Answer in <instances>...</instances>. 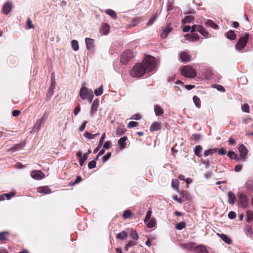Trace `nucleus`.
<instances>
[{"mask_svg": "<svg viewBox=\"0 0 253 253\" xmlns=\"http://www.w3.org/2000/svg\"><path fill=\"white\" fill-rule=\"evenodd\" d=\"M140 64H142L146 72H149L156 70L157 62L155 58L148 55L145 57L142 63Z\"/></svg>", "mask_w": 253, "mask_h": 253, "instance_id": "nucleus-1", "label": "nucleus"}, {"mask_svg": "<svg viewBox=\"0 0 253 253\" xmlns=\"http://www.w3.org/2000/svg\"><path fill=\"white\" fill-rule=\"evenodd\" d=\"M145 72H146L142 64H137L133 66L130 73L133 77L140 78L143 76Z\"/></svg>", "mask_w": 253, "mask_h": 253, "instance_id": "nucleus-2", "label": "nucleus"}, {"mask_svg": "<svg viewBox=\"0 0 253 253\" xmlns=\"http://www.w3.org/2000/svg\"><path fill=\"white\" fill-rule=\"evenodd\" d=\"M80 96L83 100L89 99V101H91L93 98V94L91 91L89 92L86 87L83 85L80 89Z\"/></svg>", "mask_w": 253, "mask_h": 253, "instance_id": "nucleus-3", "label": "nucleus"}, {"mask_svg": "<svg viewBox=\"0 0 253 253\" xmlns=\"http://www.w3.org/2000/svg\"><path fill=\"white\" fill-rule=\"evenodd\" d=\"M181 74L188 78H194L196 76L195 70L191 66L187 65L183 67L181 71Z\"/></svg>", "mask_w": 253, "mask_h": 253, "instance_id": "nucleus-4", "label": "nucleus"}, {"mask_svg": "<svg viewBox=\"0 0 253 253\" xmlns=\"http://www.w3.org/2000/svg\"><path fill=\"white\" fill-rule=\"evenodd\" d=\"M239 199V206L243 208H246L249 205V199L247 196L242 192H239L237 194Z\"/></svg>", "mask_w": 253, "mask_h": 253, "instance_id": "nucleus-5", "label": "nucleus"}, {"mask_svg": "<svg viewBox=\"0 0 253 253\" xmlns=\"http://www.w3.org/2000/svg\"><path fill=\"white\" fill-rule=\"evenodd\" d=\"M134 56V54L130 50H126L121 56V61L123 64H126Z\"/></svg>", "mask_w": 253, "mask_h": 253, "instance_id": "nucleus-6", "label": "nucleus"}, {"mask_svg": "<svg viewBox=\"0 0 253 253\" xmlns=\"http://www.w3.org/2000/svg\"><path fill=\"white\" fill-rule=\"evenodd\" d=\"M249 38V34L246 33L244 37H241L238 43L236 45V49L241 50L246 45Z\"/></svg>", "mask_w": 253, "mask_h": 253, "instance_id": "nucleus-7", "label": "nucleus"}, {"mask_svg": "<svg viewBox=\"0 0 253 253\" xmlns=\"http://www.w3.org/2000/svg\"><path fill=\"white\" fill-rule=\"evenodd\" d=\"M46 116L45 115H43L42 118L36 121V123L33 126V130L34 131H38L40 129L42 125L43 124L44 121L45 120Z\"/></svg>", "mask_w": 253, "mask_h": 253, "instance_id": "nucleus-8", "label": "nucleus"}, {"mask_svg": "<svg viewBox=\"0 0 253 253\" xmlns=\"http://www.w3.org/2000/svg\"><path fill=\"white\" fill-rule=\"evenodd\" d=\"M238 150L241 157L240 159L245 160L248 152L246 147L242 144L240 145Z\"/></svg>", "mask_w": 253, "mask_h": 253, "instance_id": "nucleus-9", "label": "nucleus"}, {"mask_svg": "<svg viewBox=\"0 0 253 253\" xmlns=\"http://www.w3.org/2000/svg\"><path fill=\"white\" fill-rule=\"evenodd\" d=\"M172 30V28L170 26V24H169L166 27L164 28L163 32L161 34L162 39H166L169 34Z\"/></svg>", "mask_w": 253, "mask_h": 253, "instance_id": "nucleus-10", "label": "nucleus"}, {"mask_svg": "<svg viewBox=\"0 0 253 253\" xmlns=\"http://www.w3.org/2000/svg\"><path fill=\"white\" fill-rule=\"evenodd\" d=\"M86 48L88 50H93L94 48V40L86 38L85 39Z\"/></svg>", "mask_w": 253, "mask_h": 253, "instance_id": "nucleus-11", "label": "nucleus"}, {"mask_svg": "<svg viewBox=\"0 0 253 253\" xmlns=\"http://www.w3.org/2000/svg\"><path fill=\"white\" fill-rule=\"evenodd\" d=\"M31 176L36 179H41L44 176V174L40 170H35L32 171Z\"/></svg>", "mask_w": 253, "mask_h": 253, "instance_id": "nucleus-12", "label": "nucleus"}, {"mask_svg": "<svg viewBox=\"0 0 253 253\" xmlns=\"http://www.w3.org/2000/svg\"><path fill=\"white\" fill-rule=\"evenodd\" d=\"M12 5L9 1L6 2L3 6V12L5 15L8 14L12 10Z\"/></svg>", "mask_w": 253, "mask_h": 253, "instance_id": "nucleus-13", "label": "nucleus"}, {"mask_svg": "<svg viewBox=\"0 0 253 253\" xmlns=\"http://www.w3.org/2000/svg\"><path fill=\"white\" fill-rule=\"evenodd\" d=\"M99 106V101L97 99L94 100L92 102L90 109V115L92 116L95 113Z\"/></svg>", "mask_w": 253, "mask_h": 253, "instance_id": "nucleus-14", "label": "nucleus"}, {"mask_svg": "<svg viewBox=\"0 0 253 253\" xmlns=\"http://www.w3.org/2000/svg\"><path fill=\"white\" fill-rule=\"evenodd\" d=\"M161 128V125L160 122H155L152 123L150 127V130L152 132L157 131Z\"/></svg>", "mask_w": 253, "mask_h": 253, "instance_id": "nucleus-15", "label": "nucleus"}, {"mask_svg": "<svg viewBox=\"0 0 253 253\" xmlns=\"http://www.w3.org/2000/svg\"><path fill=\"white\" fill-rule=\"evenodd\" d=\"M155 114L157 116H160L162 115L164 113L163 109L159 105H155L154 107Z\"/></svg>", "mask_w": 253, "mask_h": 253, "instance_id": "nucleus-16", "label": "nucleus"}, {"mask_svg": "<svg viewBox=\"0 0 253 253\" xmlns=\"http://www.w3.org/2000/svg\"><path fill=\"white\" fill-rule=\"evenodd\" d=\"M186 40L190 42H193L194 41H198L199 39V36L197 34L192 33L191 34H187L186 35Z\"/></svg>", "mask_w": 253, "mask_h": 253, "instance_id": "nucleus-17", "label": "nucleus"}, {"mask_svg": "<svg viewBox=\"0 0 253 253\" xmlns=\"http://www.w3.org/2000/svg\"><path fill=\"white\" fill-rule=\"evenodd\" d=\"M228 202L229 204L233 205L236 201V196L234 193L231 191L228 192Z\"/></svg>", "mask_w": 253, "mask_h": 253, "instance_id": "nucleus-18", "label": "nucleus"}, {"mask_svg": "<svg viewBox=\"0 0 253 253\" xmlns=\"http://www.w3.org/2000/svg\"><path fill=\"white\" fill-rule=\"evenodd\" d=\"M38 192L39 193L48 194L51 193V190L48 186H43L38 188Z\"/></svg>", "mask_w": 253, "mask_h": 253, "instance_id": "nucleus-19", "label": "nucleus"}, {"mask_svg": "<svg viewBox=\"0 0 253 253\" xmlns=\"http://www.w3.org/2000/svg\"><path fill=\"white\" fill-rule=\"evenodd\" d=\"M127 137L126 136H124L121 137L118 141V145H119L120 148L121 149H124L126 148V141L127 140Z\"/></svg>", "mask_w": 253, "mask_h": 253, "instance_id": "nucleus-20", "label": "nucleus"}, {"mask_svg": "<svg viewBox=\"0 0 253 253\" xmlns=\"http://www.w3.org/2000/svg\"><path fill=\"white\" fill-rule=\"evenodd\" d=\"M195 251L196 253H209L206 247L203 245H199L195 247Z\"/></svg>", "mask_w": 253, "mask_h": 253, "instance_id": "nucleus-21", "label": "nucleus"}, {"mask_svg": "<svg viewBox=\"0 0 253 253\" xmlns=\"http://www.w3.org/2000/svg\"><path fill=\"white\" fill-rule=\"evenodd\" d=\"M180 59L182 61L184 62H188L190 61V58L189 55L186 52H182L180 54Z\"/></svg>", "mask_w": 253, "mask_h": 253, "instance_id": "nucleus-22", "label": "nucleus"}, {"mask_svg": "<svg viewBox=\"0 0 253 253\" xmlns=\"http://www.w3.org/2000/svg\"><path fill=\"white\" fill-rule=\"evenodd\" d=\"M198 32H199L205 38H208L209 33L204 29L202 26H198Z\"/></svg>", "mask_w": 253, "mask_h": 253, "instance_id": "nucleus-23", "label": "nucleus"}, {"mask_svg": "<svg viewBox=\"0 0 253 253\" xmlns=\"http://www.w3.org/2000/svg\"><path fill=\"white\" fill-rule=\"evenodd\" d=\"M194 246L195 244L193 243H181L179 244V246L181 248L186 249L187 250H190L193 249Z\"/></svg>", "mask_w": 253, "mask_h": 253, "instance_id": "nucleus-24", "label": "nucleus"}, {"mask_svg": "<svg viewBox=\"0 0 253 253\" xmlns=\"http://www.w3.org/2000/svg\"><path fill=\"white\" fill-rule=\"evenodd\" d=\"M25 146V143L22 142L19 144H15L13 147H12L10 150L12 152H14L16 151L19 150L23 148Z\"/></svg>", "mask_w": 253, "mask_h": 253, "instance_id": "nucleus-25", "label": "nucleus"}, {"mask_svg": "<svg viewBox=\"0 0 253 253\" xmlns=\"http://www.w3.org/2000/svg\"><path fill=\"white\" fill-rule=\"evenodd\" d=\"M109 29V26L106 23L103 24L102 25L101 28L100 29V32L103 35H106L108 33Z\"/></svg>", "mask_w": 253, "mask_h": 253, "instance_id": "nucleus-26", "label": "nucleus"}, {"mask_svg": "<svg viewBox=\"0 0 253 253\" xmlns=\"http://www.w3.org/2000/svg\"><path fill=\"white\" fill-rule=\"evenodd\" d=\"M203 148L201 145H197L194 149L195 155L199 158H201L202 155L201 152L202 151Z\"/></svg>", "mask_w": 253, "mask_h": 253, "instance_id": "nucleus-27", "label": "nucleus"}, {"mask_svg": "<svg viewBox=\"0 0 253 253\" xmlns=\"http://www.w3.org/2000/svg\"><path fill=\"white\" fill-rule=\"evenodd\" d=\"M217 235L225 243L229 244L231 243V240L225 234H217Z\"/></svg>", "mask_w": 253, "mask_h": 253, "instance_id": "nucleus-28", "label": "nucleus"}, {"mask_svg": "<svg viewBox=\"0 0 253 253\" xmlns=\"http://www.w3.org/2000/svg\"><path fill=\"white\" fill-rule=\"evenodd\" d=\"M105 12L106 14L110 15L113 19H116L117 18V16L116 13L114 10L110 9H108L105 10Z\"/></svg>", "mask_w": 253, "mask_h": 253, "instance_id": "nucleus-29", "label": "nucleus"}, {"mask_svg": "<svg viewBox=\"0 0 253 253\" xmlns=\"http://www.w3.org/2000/svg\"><path fill=\"white\" fill-rule=\"evenodd\" d=\"M194 19V17L191 15L186 16L182 20L183 24L191 23Z\"/></svg>", "mask_w": 253, "mask_h": 253, "instance_id": "nucleus-30", "label": "nucleus"}, {"mask_svg": "<svg viewBox=\"0 0 253 253\" xmlns=\"http://www.w3.org/2000/svg\"><path fill=\"white\" fill-rule=\"evenodd\" d=\"M147 224L148 228H151L154 227L156 224V221L155 218H153L148 220L147 223H145Z\"/></svg>", "mask_w": 253, "mask_h": 253, "instance_id": "nucleus-31", "label": "nucleus"}, {"mask_svg": "<svg viewBox=\"0 0 253 253\" xmlns=\"http://www.w3.org/2000/svg\"><path fill=\"white\" fill-rule=\"evenodd\" d=\"M226 37L231 40H233L236 38V34L232 30H230L227 33H226Z\"/></svg>", "mask_w": 253, "mask_h": 253, "instance_id": "nucleus-32", "label": "nucleus"}, {"mask_svg": "<svg viewBox=\"0 0 253 253\" xmlns=\"http://www.w3.org/2000/svg\"><path fill=\"white\" fill-rule=\"evenodd\" d=\"M205 24L207 26L211 27L214 29H217V28H218V25L215 23H214L213 21L211 20H209L207 21L205 23Z\"/></svg>", "mask_w": 253, "mask_h": 253, "instance_id": "nucleus-33", "label": "nucleus"}, {"mask_svg": "<svg viewBox=\"0 0 253 253\" xmlns=\"http://www.w3.org/2000/svg\"><path fill=\"white\" fill-rule=\"evenodd\" d=\"M76 156L79 159H81L84 161H86L88 158V157L86 156V154H82L81 151L78 152L77 153Z\"/></svg>", "mask_w": 253, "mask_h": 253, "instance_id": "nucleus-34", "label": "nucleus"}, {"mask_svg": "<svg viewBox=\"0 0 253 253\" xmlns=\"http://www.w3.org/2000/svg\"><path fill=\"white\" fill-rule=\"evenodd\" d=\"M99 135V133H95V134H91L89 132H85L84 134V136L87 139H92L93 138H94V137L96 136H98Z\"/></svg>", "mask_w": 253, "mask_h": 253, "instance_id": "nucleus-35", "label": "nucleus"}, {"mask_svg": "<svg viewBox=\"0 0 253 253\" xmlns=\"http://www.w3.org/2000/svg\"><path fill=\"white\" fill-rule=\"evenodd\" d=\"M227 156L232 159H235L237 160H239L240 159L238 158L237 155L235 154V153L232 151H229L227 153Z\"/></svg>", "mask_w": 253, "mask_h": 253, "instance_id": "nucleus-36", "label": "nucleus"}, {"mask_svg": "<svg viewBox=\"0 0 253 253\" xmlns=\"http://www.w3.org/2000/svg\"><path fill=\"white\" fill-rule=\"evenodd\" d=\"M71 45H72V48L74 51H76L79 49V43L77 40H72L71 42Z\"/></svg>", "mask_w": 253, "mask_h": 253, "instance_id": "nucleus-37", "label": "nucleus"}, {"mask_svg": "<svg viewBox=\"0 0 253 253\" xmlns=\"http://www.w3.org/2000/svg\"><path fill=\"white\" fill-rule=\"evenodd\" d=\"M127 237V233L125 231L118 233L117 236V238L120 239L121 240L125 239Z\"/></svg>", "mask_w": 253, "mask_h": 253, "instance_id": "nucleus-38", "label": "nucleus"}, {"mask_svg": "<svg viewBox=\"0 0 253 253\" xmlns=\"http://www.w3.org/2000/svg\"><path fill=\"white\" fill-rule=\"evenodd\" d=\"M193 100L196 106L198 108H200L201 107V100L200 98L197 96L194 95L193 97Z\"/></svg>", "mask_w": 253, "mask_h": 253, "instance_id": "nucleus-39", "label": "nucleus"}, {"mask_svg": "<svg viewBox=\"0 0 253 253\" xmlns=\"http://www.w3.org/2000/svg\"><path fill=\"white\" fill-rule=\"evenodd\" d=\"M245 187L248 190L253 192V181H248L245 185Z\"/></svg>", "mask_w": 253, "mask_h": 253, "instance_id": "nucleus-40", "label": "nucleus"}, {"mask_svg": "<svg viewBox=\"0 0 253 253\" xmlns=\"http://www.w3.org/2000/svg\"><path fill=\"white\" fill-rule=\"evenodd\" d=\"M55 84H56V82H55V78L54 77L52 76L51 85L49 88L50 91L52 92V94H53V90L54 89V88L55 87Z\"/></svg>", "mask_w": 253, "mask_h": 253, "instance_id": "nucleus-41", "label": "nucleus"}, {"mask_svg": "<svg viewBox=\"0 0 253 253\" xmlns=\"http://www.w3.org/2000/svg\"><path fill=\"white\" fill-rule=\"evenodd\" d=\"M216 151H217L216 149H210L205 150L204 151V154L205 156L207 157L208 155H209L210 154L211 155L213 153L216 152Z\"/></svg>", "mask_w": 253, "mask_h": 253, "instance_id": "nucleus-42", "label": "nucleus"}, {"mask_svg": "<svg viewBox=\"0 0 253 253\" xmlns=\"http://www.w3.org/2000/svg\"><path fill=\"white\" fill-rule=\"evenodd\" d=\"M103 93V85L99 87L98 89L94 90V94L96 96H100Z\"/></svg>", "mask_w": 253, "mask_h": 253, "instance_id": "nucleus-43", "label": "nucleus"}, {"mask_svg": "<svg viewBox=\"0 0 253 253\" xmlns=\"http://www.w3.org/2000/svg\"><path fill=\"white\" fill-rule=\"evenodd\" d=\"M247 213V221L251 222L253 220V211H248Z\"/></svg>", "mask_w": 253, "mask_h": 253, "instance_id": "nucleus-44", "label": "nucleus"}, {"mask_svg": "<svg viewBox=\"0 0 253 253\" xmlns=\"http://www.w3.org/2000/svg\"><path fill=\"white\" fill-rule=\"evenodd\" d=\"M185 227V223L184 222H180L176 224L175 228L176 229L180 230L184 228Z\"/></svg>", "mask_w": 253, "mask_h": 253, "instance_id": "nucleus-45", "label": "nucleus"}, {"mask_svg": "<svg viewBox=\"0 0 253 253\" xmlns=\"http://www.w3.org/2000/svg\"><path fill=\"white\" fill-rule=\"evenodd\" d=\"M152 212L150 210H149L147 211V212L146 213V217L144 220V223H147L148 221V220L151 219L150 218H151V217L152 215Z\"/></svg>", "mask_w": 253, "mask_h": 253, "instance_id": "nucleus-46", "label": "nucleus"}, {"mask_svg": "<svg viewBox=\"0 0 253 253\" xmlns=\"http://www.w3.org/2000/svg\"><path fill=\"white\" fill-rule=\"evenodd\" d=\"M130 236L133 239L135 240H137L138 238V236L137 235L136 231L133 229H131V230Z\"/></svg>", "mask_w": 253, "mask_h": 253, "instance_id": "nucleus-47", "label": "nucleus"}, {"mask_svg": "<svg viewBox=\"0 0 253 253\" xmlns=\"http://www.w3.org/2000/svg\"><path fill=\"white\" fill-rule=\"evenodd\" d=\"M242 111L244 112L249 113L250 112V107L248 104H244L242 106Z\"/></svg>", "mask_w": 253, "mask_h": 253, "instance_id": "nucleus-48", "label": "nucleus"}, {"mask_svg": "<svg viewBox=\"0 0 253 253\" xmlns=\"http://www.w3.org/2000/svg\"><path fill=\"white\" fill-rule=\"evenodd\" d=\"M157 17H158L157 14H156L155 15H154L152 18H151V19H150L149 22L147 23V25L151 26V25H152L153 24V23L154 22V21H155V20L157 19Z\"/></svg>", "mask_w": 253, "mask_h": 253, "instance_id": "nucleus-49", "label": "nucleus"}, {"mask_svg": "<svg viewBox=\"0 0 253 253\" xmlns=\"http://www.w3.org/2000/svg\"><path fill=\"white\" fill-rule=\"evenodd\" d=\"M245 231V232H246V234L248 236L251 237L252 236V235L253 234V231H252V229L251 228V227H248V228H246Z\"/></svg>", "mask_w": 253, "mask_h": 253, "instance_id": "nucleus-50", "label": "nucleus"}, {"mask_svg": "<svg viewBox=\"0 0 253 253\" xmlns=\"http://www.w3.org/2000/svg\"><path fill=\"white\" fill-rule=\"evenodd\" d=\"M96 162L95 161H91L88 164V167L89 169H92L95 168Z\"/></svg>", "mask_w": 253, "mask_h": 253, "instance_id": "nucleus-51", "label": "nucleus"}, {"mask_svg": "<svg viewBox=\"0 0 253 253\" xmlns=\"http://www.w3.org/2000/svg\"><path fill=\"white\" fill-rule=\"evenodd\" d=\"M136 243L132 241H129L125 246V248L126 250H127L128 248L135 245Z\"/></svg>", "mask_w": 253, "mask_h": 253, "instance_id": "nucleus-52", "label": "nucleus"}, {"mask_svg": "<svg viewBox=\"0 0 253 253\" xmlns=\"http://www.w3.org/2000/svg\"><path fill=\"white\" fill-rule=\"evenodd\" d=\"M111 153L110 152H108L107 154H106L105 155H104L102 157L103 163H105V162H106L109 159V158L111 157Z\"/></svg>", "mask_w": 253, "mask_h": 253, "instance_id": "nucleus-53", "label": "nucleus"}, {"mask_svg": "<svg viewBox=\"0 0 253 253\" xmlns=\"http://www.w3.org/2000/svg\"><path fill=\"white\" fill-rule=\"evenodd\" d=\"M178 182V181L177 180H176L175 181H174L173 180L172 181L171 185H172V187L174 189L177 190V191H179Z\"/></svg>", "mask_w": 253, "mask_h": 253, "instance_id": "nucleus-54", "label": "nucleus"}, {"mask_svg": "<svg viewBox=\"0 0 253 253\" xmlns=\"http://www.w3.org/2000/svg\"><path fill=\"white\" fill-rule=\"evenodd\" d=\"M202 163L204 164L206 168H208L210 167L211 162L209 160H202Z\"/></svg>", "mask_w": 253, "mask_h": 253, "instance_id": "nucleus-55", "label": "nucleus"}, {"mask_svg": "<svg viewBox=\"0 0 253 253\" xmlns=\"http://www.w3.org/2000/svg\"><path fill=\"white\" fill-rule=\"evenodd\" d=\"M138 125V123L136 122L131 121L127 125V127L128 128H133L135 126H136Z\"/></svg>", "mask_w": 253, "mask_h": 253, "instance_id": "nucleus-56", "label": "nucleus"}, {"mask_svg": "<svg viewBox=\"0 0 253 253\" xmlns=\"http://www.w3.org/2000/svg\"><path fill=\"white\" fill-rule=\"evenodd\" d=\"M131 214V212L129 210L126 211L123 213V217L124 218H128L130 215Z\"/></svg>", "mask_w": 253, "mask_h": 253, "instance_id": "nucleus-57", "label": "nucleus"}, {"mask_svg": "<svg viewBox=\"0 0 253 253\" xmlns=\"http://www.w3.org/2000/svg\"><path fill=\"white\" fill-rule=\"evenodd\" d=\"M111 147V144L110 141H106L103 145V148L104 149H109Z\"/></svg>", "mask_w": 253, "mask_h": 253, "instance_id": "nucleus-58", "label": "nucleus"}, {"mask_svg": "<svg viewBox=\"0 0 253 253\" xmlns=\"http://www.w3.org/2000/svg\"><path fill=\"white\" fill-rule=\"evenodd\" d=\"M7 233V232H3L1 233H0V240H1V241L6 240L7 239H6L5 235Z\"/></svg>", "mask_w": 253, "mask_h": 253, "instance_id": "nucleus-59", "label": "nucleus"}, {"mask_svg": "<svg viewBox=\"0 0 253 253\" xmlns=\"http://www.w3.org/2000/svg\"><path fill=\"white\" fill-rule=\"evenodd\" d=\"M236 214L234 211H231L228 213V217L231 219H233L236 217Z\"/></svg>", "mask_w": 253, "mask_h": 253, "instance_id": "nucleus-60", "label": "nucleus"}, {"mask_svg": "<svg viewBox=\"0 0 253 253\" xmlns=\"http://www.w3.org/2000/svg\"><path fill=\"white\" fill-rule=\"evenodd\" d=\"M191 138L194 140H198L201 138V135L200 134L195 133L192 135Z\"/></svg>", "mask_w": 253, "mask_h": 253, "instance_id": "nucleus-61", "label": "nucleus"}, {"mask_svg": "<svg viewBox=\"0 0 253 253\" xmlns=\"http://www.w3.org/2000/svg\"><path fill=\"white\" fill-rule=\"evenodd\" d=\"M87 124V121H84L81 126L79 128V131H83L84 130V128H85L86 125Z\"/></svg>", "mask_w": 253, "mask_h": 253, "instance_id": "nucleus-62", "label": "nucleus"}, {"mask_svg": "<svg viewBox=\"0 0 253 253\" xmlns=\"http://www.w3.org/2000/svg\"><path fill=\"white\" fill-rule=\"evenodd\" d=\"M200 25H194L191 27L190 31L192 33H194L195 31H198V26H200Z\"/></svg>", "mask_w": 253, "mask_h": 253, "instance_id": "nucleus-63", "label": "nucleus"}, {"mask_svg": "<svg viewBox=\"0 0 253 253\" xmlns=\"http://www.w3.org/2000/svg\"><path fill=\"white\" fill-rule=\"evenodd\" d=\"M130 119L132 120H139L141 119V116L138 114H136L132 115Z\"/></svg>", "mask_w": 253, "mask_h": 253, "instance_id": "nucleus-64", "label": "nucleus"}]
</instances>
